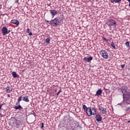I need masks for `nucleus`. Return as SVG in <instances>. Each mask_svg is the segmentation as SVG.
I'll list each match as a JSON object with an SVG mask.
<instances>
[{"mask_svg": "<svg viewBox=\"0 0 130 130\" xmlns=\"http://www.w3.org/2000/svg\"><path fill=\"white\" fill-rule=\"evenodd\" d=\"M86 113L88 116H91V115H96V109L94 108H89L86 111Z\"/></svg>", "mask_w": 130, "mask_h": 130, "instance_id": "f257e3e1", "label": "nucleus"}, {"mask_svg": "<svg viewBox=\"0 0 130 130\" xmlns=\"http://www.w3.org/2000/svg\"><path fill=\"white\" fill-rule=\"evenodd\" d=\"M59 23H60V21H59V19L57 17L55 18L54 19H52L50 21V25L53 26V27H57L59 25Z\"/></svg>", "mask_w": 130, "mask_h": 130, "instance_id": "f03ea898", "label": "nucleus"}, {"mask_svg": "<svg viewBox=\"0 0 130 130\" xmlns=\"http://www.w3.org/2000/svg\"><path fill=\"white\" fill-rule=\"evenodd\" d=\"M107 24L110 27V28H111L112 27H113V28H115L116 26H117L116 21H115V20L113 19L109 20Z\"/></svg>", "mask_w": 130, "mask_h": 130, "instance_id": "7ed1b4c3", "label": "nucleus"}, {"mask_svg": "<svg viewBox=\"0 0 130 130\" xmlns=\"http://www.w3.org/2000/svg\"><path fill=\"white\" fill-rule=\"evenodd\" d=\"M123 102L125 103H128V101L130 99V92L123 94Z\"/></svg>", "mask_w": 130, "mask_h": 130, "instance_id": "20e7f679", "label": "nucleus"}, {"mask_svg": "<svg viewBox=\"0 0 130 130\" xmlns=\"http://www.w3.org/2000/svg\"><path fill=\"white\" fill-rule=\"evenodd\" d=\"M100 53L103 58H105V59L108 58V53H107V52L106 50H102L100 51Z\"/></svg>", "mask_w": 130, "mask_h": 130, "instance_id": "39448f33", "label": "nucleus"}, {"mask_svg": "<svg viewBox=\"0 0 130 130\" xmlns=\"http://www.w3.org/2000/svg\"><path fill=\"white\" fill-rule=\"evenodd\" d=\"M120 89L121 90L123 95H124V94H127L130 93L129 89H128L126 86H123L120 88Z\"/></svg>", "mask_w": 130, "mask_h": 130, "instance_id": "423d86ee", "label": "nucleus"}, {"mask_svg": "<svg viewBox=\"0 0 130 130\" xmlns=\"http://www.w3.org/2000/svg\"><path fill=\"white\" fill-rule=\"evenodd\" d=\"M99 110H100V112H101V113H102L103 114H105V115H106V114H107V111H106V108H105L102 106H99Z\"/></svg>", "mask_w": 130, "mask_h": 130, "instance_id": "0eeeda50", "label": "nucleus"}, {"mask_svg": "<svg viewBox=\"0 0 130 130\" xmlns=\"http://www.w3.org/2000/svg\"><path fill=\"white\" fill-rule=\"evenodd\" d=\"M2 31L3 35L4 36L7 35V34H9V33L11 32V30H8V28L6 26H4L2 28Z\"/></svg>", "mask_w": 130, "mask_h": 130, "instance_id": "6e6552de", "label": "nucleus"}, {"mask_svg": "<svg viewBox=\"0 0 130 130\" xmlns=\"http://www.w3.org/2000/svg\"><path fill=\"white\" fill-rule=\"evenodd\" d=\"M95 119L98 122H99L100 121H101L102 120V117H101V115L100 114H96L95 115Z\"/></svg>", "mask_w": 130, "mask_h": 130, "instance_id": "1a4fd4ad", "label": "nucleus"}, {"mask_svg": "<svg viewBox=\"0 0 130 130\" xmlns=\"http://www.w3.org/2000/svg\"><path fill=\"white\" fill-rule=\"evenodd\" d=\"M50 12L53 18L55 15H57V11H56V10H51L50 11Z\"/></svg>", "mask_w": 130, "mask_h": 130, "instance_id": "9d476101", "label": "nucleus"}, {"mask_svg": "<svg viewBox=\"0 0 130 130\" xmlns=\"http://www.w3.org/2000/svg\"><path fill=\"white\" fill-rule=\"evenodd\" d=\"M11 23H12V24H15L16 26H19V24H20V22L17 19H12L11 20Z\"/></svg>", "mask_w": 130, "mask_h": 130, "instance_id": "9b49d317", "label": "nucleus"}, {"mask_svg": "<svg viewBox=\"0 0 130 130\" xmlns=\"http://www.w3.org/2000/svg\"><path fill=\"white\" fill-rule=\"evenodd\" d=\"M125 111H128V110H129V109H130V104H129V103H125Z\"/></svg>", "mask_w": 130, "mask_h": 130, "instance_id": "f8f14e48", "label": "nucleus"}, {"mask_svg": "<svg viewBox=\"0 0 130 130\" xmlns=\"http://www.w3.org/2000/svg\"><path fill=\"white\" fill-rule=\"evenodd\" d=\"M121 0H110L111 4H119Z\"/></svg>", "mask_w": 130, "mask_h": 130, "instance_id": "ddd939ff", "label": "nucleus"}, {"mask_svg": "<svg viewBox=\"0 0 130 130\" xmlns=\"http://www.w3.org/2000/svg\"><path fill=\"white\" fill-rule=\"evenodd\" d=\"M22 101L25 102H29V98L28 96H23L22 99Z\"/></svg>", "mask_w": 130, "mask_h": 130, "instance_id": "4468645a", "label": "nucleus"}, {"mask_svg": "<svg viewBox=\"0 0 130 130\" xmlns=\"http://www.w3.org/2000/svg\"><path fill=\"white\" fill-rule=\"evenodd\" d=\"M14 108L16 110H18V109L19 110H23V107H22V106L21 105H20V104H19L18 106H15Z\"/></svg>", "mask_w": 130, "mask_h": 130, "instance_id": "2eb2a0df", "label": "nucleus"}, {"mask_svg": "<svg viewBox=\"0 0 130 130\" xmlns=\"http://www.w3.org/2000/svg\"><path fill=\"white\" fill-rule=\"evenodd\" d=\"M102 94V90H101V89L98 90L96 92V95H97V96H100V95H101Z\"/></svg>", "mask_w": 130, "mask_h": 130, "instance_id": "dca6fc26", "label": "nucleus"}, {"mask_svg": "<svg viewBox=\"0 0 130 130\" xmlns=\"http://www.w3.org/2000/svg\"><path fill=\"white\" fill-rule=\"evenodd\" d=\"M21 100H22V96H20L18 98V102L16 103V105H18V104H20V102H21Z\"/></svg>", "mask_w": 130, "mask_h": 130, "instance_id": "f3484780", "label": "nucleus"}, {"mask_svg": "<svg viewBox=\"0 0 130 130\" xmlns=\"http://www.w3.org/2000/svg\"><path fill=\"white\" fill-rule=\"evenodd\" d=\"M6 92L7 93H11V90L10 89V87L7 86V87L6 88Z\"/></svg>", "mask_w": 130, "mask_h": 130, "instance_id": "a211bd4d", "label": "nucleus"}, {"mask_svg": "<svg viewBox=\"0 0 130 130\" xmlns=\"http://www.w3.org/2000/svg\"><path fill=\"white\" fill-rule=\"evenodd\" d=\"M12 75L13 78H16V77H18V76L17 75V73L15 72H13L12 73Z\"/></svg>", "mask_w": 130, "mask_h": 130, "instance_id": "6ab92c4d", "label": "nucleus"}, {"mask_svg": "<svg viewBox=\"0 0 130 130\" xmlns=\"http://www.w3.org/2000/svg\"><path fill=\"white\" fill-rule=\"evenodd\" d=\"M111 45L114 49H116V47H115V44H114V43H113V42L111 43Z\"/></svg>", "mask_w": 130, "mask_h": 130, "instance_id": "aec40b11", "label": "nucleus"}, {"mask_svg": "<svg viewBox=\"0 0 130 130\" xmlns=\"http://www.w3.org/2000/svg\"><path fill=\"white\" fill-rule=\"evenodd\" d=\"M88 108H89L87 107L86 105H83V109L84 111L86 112Z\"/></svg>", "mask_w": 130, "mask_h": 130, "instance_id": "412c9836", "label": "nucleus"}, {"mask_svg": "<svg viewBox=\"0 0 130 130\" xmlns=\"http://www.w3.org/2000/svg\"><path fill=\"white\" fill-rule=\"evenodd\" d=\"M92 59H93V57L92 56H90L88 58H87V62H90V61H91V60H92Z\"/></svg>", "mask_w": 130, "mask_h": 130, "instance_id": "4be33fe9", "label": "nucleus"}, {"mask_svg": "<svg viewBox=\"0 0 130 130\" xmlns=\"http://www.w3.org/2000/svg\"><path fill=\"white\" fill-rule=\"evenodd\" d=\"M46 42L47 43V44H49L50 43V38H47L46 40Z\"/></svg>", "mask_w": 130, "mask_h": 130, "instance_id": "5701e85b", "label": "nucleus"}, {"mask_svg": "<svg viewBox=\"0 0 130 130\" xmlns=\"http://www.w3.org/2000/svg\"><path fill=\"white\" fill-rule=\"evenodd\" d=\"M125 45L127 47H129V42H126L125 43Z\"/></svg>", "mask_w": 130, "mask_h": 130, "instance_id": "b1692460", "label": "nucleus"}, {"mask_svg": "<svg viewBox=\"0 0 130 130\" xmlns=\"http://www.w3.org/2000/svg\"><path fill=\"white\" fill-rule=\"evenodd\" d=\"M61 93V89H60L58 92L57 93L56 95L57 96H58V95H59V93Z\"/></svg>", "mask_w": 130, "mask_h": 130, "instance_id": "393cba45", "label": "nucleus"}, {"mask_svg": "<svg viewBox=\"0 0 130 130\" xmlns=\"http://www.w3.org/2000/svg\"><path fill=\"white\" fill-rule=\"evenodd\" d=\"M103 40L105 41L106 42H108V41H109V40H107L105 38H103Z\"/></svg>", "mask_w": 130, "mask_h": 130, "instance_id": "a878e982", "label": "nucleus"}, {"mask_svg": "<svg viewBox=\"0 0 130 130\" xmlns=\"http://www.w3.org/2000/svg\"><path fill=\"white\" fill-rule=\"evenodd\" d=\"M26 33H30V28H28L26 31Z\"/></svg>", "mask_w": 130, "mask_h": 130, "instance_id": "bb28decb", "label": "nucleus"}, {"mask_svg": "<svg viewBox=\"0 0 130 130\" xmlns=\"http://www.w3.org/2000/svg\"><path fill=\"white\" fill-rule=\"evenodd\" d=\"M44 127V123H42L41 124V128H43Z\"/></svg>", "mask_w": 130, "mask_h": 130, "instance_id": "cd10ccee", "label": "nucleus"}, {"mask_svg": "<svg viewBox=\"0 0 130 130\" xmlns=\"http://www.w3.org/2000/svg\"><path fill=\"white\" fill-rule=\"evenodd\" d=\"M74 125H74V127H75V128H76V127H78V126H80L79 125H77V124H76V123H74Z\"/></svg>", "mask_w": 130, "mask_h": 130, "instance_id": "c85d7f7f", "label": "nucleus"}, {"mask_svg": "<svg viewBox=\"0 0 130 130\" xmlns=\"http://www.w3.org/2000/svg\"><path fill=\"white\" fill-rule=\"evenodd\" d=\"M29 36H32L33 35V34L32 33V32H29Z\"/></svg>", "mask_w": 130, "mask_h": 130, "instance_id": "c756f323", "label": "nucleus"}, {"mask_svg": "<svg viewBox=\"0 0 130 130\" xmlns=\"http://www.w3.org/2000/svg\"><path fill=\"white\" fill-rule=\"evenodd\" d=\"M122 69H123L125 67V64H122L121 66Z\"/></svg>", "mask_w": 130, "mask_h": 130, "instance_id": "7c9ffc66", "label": "nucleus"}, {"mask_svg": "<svg viewBox=\"0 0 130 130\" xmlns=\"http://www.w3.org/2000/svg\"><path fill=\"white\" fill-rule=\"evenodd\" d=\"M84 60H85V61H87V60H88V58H87L86 57H85L84 58Z\"/></svg>", "mask_w": 130, "mask_h": 130, "instance_id": "2f4dec72", "label": "nucleus"}, {"mask_svg": "<svg viewBox=\"0 0 130 130\" xmlns=\"http://www.w3.org/2000/svg\"><path fill=\"white\" fill-rule=\"evenodd\" d=\"M0 117H4V115L0 113Z\"/></svg>", "mask_w": 130, "mask_h": 130, "instance_id": "473e14b6", "label": "nucleus"}, {"mask_svg": "<svg viewBox=\"0 0 130 130\" xmlns=\"http://www.w3.org/2000/svg\"><path fill=\"white\" fill-rule=\"evenodd\" d=\"M2 7H3V5H2V4L0 3V10L2 9Z\"/></svg>", "mask_w": 130, "mask_h": 130, "instance_id": "72a5a7b5", "label": "nucleus"}, {"mask_svg": "<svg viewBox=\"0 0 130 130\" xmlns=\"http://www.w3.org/2000/svg\"><path fill=\"white\" fill-rule=\"evenodd\" d=\"M128 1L129 3V5H128V7H130V0H127Z\"/></svg>", "mask_w": 130, "mask_h": 130, "instance_id": "f704fd0d", "label": "nucleus"}, {"mask_svg": "<svg viewBox=\"0 0 130 130\" xmlns=\"http://www.w3.org/2000/svg\"><path fill=\"white\" fill-rule=\"evenodd\" d=\"M46 22H47V23H48L49 22V21L47 20Z\"/></svg>", "mask_w": 130, "mask_h": 130, "instance_id": "c9c22d12", "label": "nucleus"}, {"mask_svg": "<svg viewBox=\"0 0 130 130\" xmlns=\"http://www.w3.org/2000/svg\"><path fill=\"white\" fill-rule=\"evenodd\" d=\"M104 89H105V90H107V89L105 88V87H104Z\"/></svg>", "mask_w": 130, "mask_h": 130, "instance_id": "e433bc0d", "label": "nucleus"}, {"mask_svg": "<svg viewBox=\"0 0 130 130\" xmlns=\"http://www.w3.org/2000/svg\"><path fill=\"white\" fill-rule=\"evenodd\" d=\"M8 97H10V94H8Z\"/></svg>", "mask_w": 130, "mask_h": 130, "instance_id": "4c0bfd02", "label": "nucleus"}, {"mask_svg": "<svg viewBox=\"0 0 130 130\" xmlns=\"http://www.w3.org/2000/svg\"><path fill=\"white\" fill-rule=\"evenodd\" d=\"M128 123H129V122H130V121H128Z\"/></svg>", "mask_w": 130, "mask_h": 130, "instance_id": "58836bf2", "label": "nucleus"}]
</instances>
